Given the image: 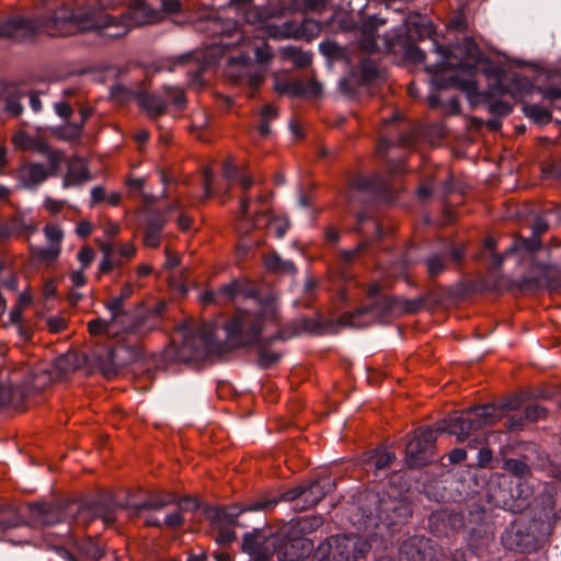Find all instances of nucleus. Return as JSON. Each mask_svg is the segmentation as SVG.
Returning a JSON list of instances; mask_svg holds the SVG:
<instances>
[{
    "instance_id": "1",
    "label": "nucleus",
    "mask_w": 561,
    "mask_h": 561,
    "mask_svg": "<svg viewBox=\"0 0 561 561\" xmlns=\"http://www.w3.org/2000/svg\"><path fill=\"white\" fill-rule=\"evenodd\" d=\"M276 309L271 304L261 305L255 312L241 310L227 320L222 327L225 340L217 336V325L203 323L198 327L181 325L183 333V350L192 356L201 357L210 353H221L228 348L257 347V365L262 369L272 368L282 357L280 353L270 351L275 342H285L302 334L323 335L334 331L336 323L323 318L320 310L316 317H298L280 328L277 333L261 337L264 323L273 321Z\"/></svg>"
},
{
    "instance_id": "2",
    "label": "nucleus",
    "mask_w": 561,
    "mask_h": 561,
    "mask_svg": "<svg viewBox=\"0 0 561 561\" xmlns=\"http://www.w3.org/2000/svg\"><path fill=\"white\" fill-rule=\"evenodd\" d=\"M161 19L159 10L145 0H130L119 15L105 12L99 0H85L76 9L62 5L46 16L0 19V38L14 42L33 41L42 30L51 36H69L79 31H99L101 36L119 38L133 27L152 24Z\"/></svg>"
},
{
    "instance_id": "3",
    "label": "nucleus",
    "mask_w": 561,
    "mask_h": 561,
    "mask_svg": "<svg viewBox=\"0 0 561 561\" xmlns=\"http://www.w3.org/2000/svg\"><path fill=\"white\" fill-rule=\"evenodd\" d=\"M433 46L438 60L425 65V71L433 75L432 82L436 89L457 87L467 94L470 102L478 101L481 93L474 77L479 71L495 80L492 90L500 95L512 94L522 98L537 89L529 78L517 72H508L494 64L472 37L465 36L447 47L436 42Z\"/></svg>"
},
{
    "instance_id": "4",
    "label": "nucleus",
    "mask_w": 561,
    "mask_h": 561,
    "mask_svg": "<svg viewBox=\"0 0 561 561\" xmlns=\"http://www.w3.org/2000/svg\"><path fill=\"white\" fill-rule=\"evenodd\" d=\"M496 414L495 408L471 407L449 414L434 425H423L408 435L405 444V463L411 469L425 467L436 459V442L440 434L455 435L461 442L485 424H490Z\"/></svg>"
},
{
    "instance_id": "5",
    "label": "nucleus",
    "mask_w": 561,
    "mask_h": 561,
    "mask_svg": "<svg viewBox=\"0 0 561 561\" xmlns=\"http://www.w3.org/2000/svg\"><path fill=\"white\" fill-rule=\"evenodd\" d=\"M388 478L390 490H369L358 497L360 520L369 536L383 538L396 533L412 514L411 503L403 495L407 483H402V476L393 471Z\"/></svg>"
},
{
    "instance_id": "6",
    "label": "nucleus",
    "mask_w": 561,
    "mask_h": 561,
    "mask_svg": "<svg viewBox=\"0 0 561 561\" xmlns=\"http://www.w3.org/2000/svg\"><path fill=\"white\" fill-rule=\"evenodd\" d=\"M133 286L125 284L117 296L105 302V308L113 314L114 321H122L127 336L131 344L126 347H118L110 353L117 364H134L144 357L142 340L159 324L165 310V304L159 302L152 308L138 305L130 310L125 309L126 300L133 295Z\"/></svg>"
},
{
    "instance_id": "7",
    "label": "nucleus",
    "mask_w": 561,
    "mask_h": 561,
    "mask_svg": "<svg viewBox=\"0 0 561 561\" xmlns=\"http://www.w3.org/2000/svg\"><path fill=\"white\" fill-rule=\"evenodd\" d=\"M291 529V526L283 525L275 533L265 536L260 528L254 527L253 531L243 535L242 551L252 561H272L274 556L278 561H302L312 552L313 541Z\"/></svg>"
},
{
    "instance_id": "8",
    "label": "nucleus",
    "mask_w": 561,
    "mask_h": 561,
    "mask_svg": "<svg viewBox=\"0 0 561 561\" xmlns=\"http://www.w3.org/2000/svg\"><path fill=\"white\" fill-rule=\"evenodd\" d=\"M377 185L376 181L368 176H354L347 188L346 199L351 207L356 204H362L364 208L356 213L355 232H357L363 240L352 250H342L340 259L345 264H350L360 252L367 251L371 243L380 241L386 231L381 225L374 218L369 204L374 201Z\"/></svg>"
},
{
    "instance_id": "9",
    "label": "nucleus",
    "mask_w": 561,
    "mask_h": 561,
    "mask_svg": "<svg viewBox=\"0 0 561 561\" xmlns=\"http://www.w3.org/2000/svg\"><path fill=\"white\" fill-rule=\"evenodd\" d=\"M277 505V499L274 495L259 494L256 497L250 499L242 503H233L230 505L208 506L205 510V517L217 536L216 542L219 546H228L236 541L237 534L233 526L248 527L244 515L251 512H270Z\"/></svg>"
},
{
    "instance_id": "10",
    "label": "nucleus",
    "mask_w": 561,
    "mask_h": 561,
    "mask_svg": "<svg viewBox=\"0 0 561 561\" xmlns=\"http://www.w3.org/2000/svg\"><path fill=\"white\" fill-rule=\"evenodd\" d=\"M554 520L547 512L531 518H514L500 535V541L507 551L529 554L542 550L548 543Z\"/></svg>"
},
{
    "instance_id": "11",
    "label": "nucleus",
    "mask_w": 561,
    "mask_h": 561,
    "mask_svg": "<svg viewBox=\"0 0 561 561\" xmlns=\"http://www.w3.org/2000/svg\"><path fill=\"white\" fill-rule=\"evenodd\" d=\"M432 24L419 16L409 18L404 24L393 28L383 36V45L388 53L400 56L411 64H421L425 53L416 45L419 41L430 36Z\"/></svg>"
},
{
    "instance_id": "12",
    "label": "nucleus",
    "mask_w": 561,
    "mask_h": 561,
    "mask_svg": "<svg viewBox=\"0 0 561 561\" xmlns=\"http://www.w3.org/2000/svg\"><path fill=\"white\" fill-rule=\"evenodd\" d=\"M336 488L335 479L327 473H319L313 479L302 482L280 493L266 492L274 495L277 504L283 501L290 504L294 511H306L316 506L327 494Z\"/></svg>"
},
{
    "instance_id": "13",
    "label": "nucleus",
    "mask_w": 561,
    "mask_h": 561,
    "mask_svg": "<svg viewBox=\"0 0 561 561\" xmlns=\"http://www.w3.org/2000/svg\"><path fill=\"white\" fill-rule=\"evenodd\" d=\"M398 301L383 295L378 284L368 291V302L341 318L342 324L363 327L370 322H388L396 313Z\"/></svg>"
},
{
    "instance_id": "14",
    "label": "nucleus",
    "mask_w": 561,
    "mask_h": 561,
    "mask_svg": "<svg viewBox=\"0 0 561 561\" xmlns=\"http://www.w3.org/2000/svg\"><path fill=\"white\" fill-rule=\"evenodd\" d=\"M370 548L368 541L357 535H335L318 546L311 561H358Z\"/></svg>"
},
{
    "instance_id": "15",
    "label": "nucleus",
    "mask_w": 561,
    "mask_h": 561,
    "mask_svg": "<svg viewBox=\"0 0 561 561\" xmlns=\"http://www.w3.org/2000/svg\"><path fill=\"white\" fill-rule=\"evenodd\" d=\"M53 382L48 370L38 369L28 373L19 385L0 386V409L11 407L15 411L26 408L28 400L39 394Z\"/></svg>"
},
{
    "instance_id": "16",
    "label": "nucleus",
    "mask_w": 561,
    "mask_h": 561,
    "mask_svg": "<svg viewBox=\"0 0 561 561\" xmlns=\"http://www.w3.org/2000/svg\"><path fill=\"white\" fill-rule=\"evenodd\" d=\"M88 329L91 335H116L117 341L115 345L110 346L104 353L98 355V363L100 369L107 377L117 374L118 369L128 366L129 364H117L114 362V357H110V353L118 347H126L131 344V340L125 333L122 321H114L113 314L108 320L103 318H95L88 323Z\"/></svg>"
},
{
    "instance_id": "17",
    "label": "nucleus",
    "mask_w": 561,
    "mask_h": 561,
    "mask_svg": "<svg viewBox=\"0 0 561 561\" xmlns=\"http://www.w3.org/2000/svg\"><path fill=\"white\" fill-rule=\"evenodd\" d=\"M495 247L496 241L493 238H488L484 241L483 256L485 264L492 272L499 271L508 256H516L519 261L533 262L536 254L542 249V241L536 237H515L503 253L495 252Z\"/></svg>"
},
{
    "instance_id": "18",
    "label": "nucleus",
    "mask_w": 561,
    "mask_h": 561,
    "mask_svg": "<svg viewBox=\"0 0 561 561\" xmlns=\"http://www.w3.org/2000/svg\"><path fill=\"white\" fill-rule=\"evenodd\" d=\"M489 496L496 507L513 514H522L530 506L533 488L528 482H514L503 477L497 486L490 489Z\"/></svg>"
},
{
    "instance_id": "19",
    "label": "nucleus",
    "mask_w": 561,
    "mask_h": 561,
    "mask_svg": "<svg viewBox=\"0 0 561 561\" xmlns=\"http://www.w3.org/2000/svg\"><path fill=\"white\" fill-rule=\"evenodd\" d=\"M244 297V298H252L255 299L256 306L254 310H249V312H255L261 305L271 304L273 307L274 305L271 301L264 300L262 301L260 296V290L257 285L250 280V279H233L228 284L222 285L217 290H208L203 294L202 300L205 304H226L233 301L237 297ZM242 309H238L234 314ZM248 311V309H244Z\"/></svg>"
},
{
    "instance_id": "20",
    "label": "nucleus",
    "mask_w": 561,
    "mask_h": 561,
    "mask_svg": "<svg viewBox=\"0 0 561 561\" xmlns=\"http://www.w3.org/2000/svg\"><path fill=\"white\" fill-rule=\"evenodd\" d=\"M480 430L472 432L470 439L466 447L454 448L447 454L449 463L457 465L466 462V466L471 468H494L496 461L493 457L492 450L484 444L483 437L477 434Z\"/></svg>"
},
{
    "instance_id": "21",
    "label": "nucleus",
    "mask_w": 561,
    "mask_h": 561,
    "mask_svg": "<svg viewBox=\"0 0 561 561\" xmlns=\"http://www.w3.org/2000/svg\"><path fill=\"white\" fill-rule=\"evenodd\" d=\"M465 245L453 241H444L438 248L433 249L422 259L426 274L431 279H436L447 271L449 262L460 266L465 261Z\"/></svg>"
},
{
    "instance_id": "22",
    "label": "nucleus",
    "mask_w": 561,
    "mask_h": 561,
    "mask_svg": "<svg viewBox=\"0 0 561 561\" xmlns=\"http://www.w3.org/2000/svg\"><path fill=\"white\" fill-rule=\"evenodd\" d=\"M80 511L78 502H67L65 505L51 503H32L28 505V518L35 526H51L67 519H77Z\"/></svg>"
},
{
    "instance_id": "23",
    "label": "nucleus",
    "mask_w": 561,
    "mask_h": 561,
    "mask_svg": "<svg viewBox=\"0 0 561 561\" xmlns=\"http://www.w3.org/2000/svg\"><path fill=\"white\" fill-rule=\"evenodd\" d=\"M401 561H456L449 558L432 539L423 536H412L404 540L399 548Z\"/></svg>"
},
{
    "instance_id": "24",
    "label": "nucleus",
    "mask_w": 561,
    "mask_h": 561,
    "mask_svg": "<svg viewBox=\"0 0 561 561\" xmlns=\"http://www.w3.org/2000/svg\"><path fill=\"white\" fill-rule=\"evenodd\" d=\"M379 76L380 70L376 60L365 57L360 59L358 66H350L347 76L340 81L339 87L343 94L354 98L360 87L370 84Z\"/></svg>"
},
{
    "instance_id": "25",
    "label": "nucleus",
    "mask_w": 561,
    "mask_h": 561,
    "mask_svg": "<svg viewBox=\"0 0 561 561\" xmlns=\"http://www.w3.org/2000/svg\"><path fill=\"white\" fill-rule=\"evenodd\" d=\"M489 405L495 408V417L490 424H485L481 426L479 430L491 426L504 417H506V421L504 423L506 432H520L525 430L528 422L527 419L525 417L524 411L522 410V408L524 407L523 396H513L506 399L502 404L488 403L481 404L480 407Z\"/></svg>"
},
{
    "instance_id": "26",
    "label": "nucleus",
    "mask_w": 561,
    "mask_h": 561,
    "mask_svg": "<svg viewBox=\"0 0 561 561\" xmlns=\"http://www.w3.org/2000/svg\"><path fill=\"white\" fill-rule=\"evenodd\" d=\"M79 505L80 511L77 512V519L90 522L95 518H101L106 526H111L116 520V510L118 507L122 508L124 504H117L112 495L103 494L88 503H79Z\"/></svg>"
},
{
    "instance_id": "27",
    "label": "nucleus",
    "mask_w": 561,
    "mask_h": 561,
    "mask_svg": "<svg viewBox=\"0 0 561 561\" xmlns=\"http://www.w3.org/2000/svg\"><path fill=\"white\" fill-rule=\"evenodd\" d=\"M465 515L458 511L444 507L433 512L428 517V528L436 537H447L465 528Z\"/></svg>"
},
{
    "instance_id": "28",
    "label": "nucleus",
    "mask_w": 561,
    "mask_h": 561,
    "mask_svg": "<svg viewBox=\"0 0 561 561\" xmlns=\"http://www.w3.org/2000/svg\"><path fill=\"white\" fill-rule=\"evenodd\" d=\"M250 198L242 197L240 202V217L249 221L254 228L266 227L277 239L285 237L289 221L287 218L271 216L265 211L257 213L254 217L249 214Z\"/></svg>"
},
{
    "instance_id": "29",
    "label": "nucleus",
    "mask_w": 561,
    "mask_h": 561,
    "mask_svg": "<svg viewBox=\"0 0 561 561\" xmlns=\"http://www.w3.org/2000/svg\"><path fill=\"white\" fill-rule=\"evenodd\" d=\"M274 89L279 94L294 98H319L322 94V84L313 79L305 82L302 80H286L276 77Z\"/></svg>"
},
{
    "instance_id": "30",
    "label": "nucleus",
    "mask_w": 561,
    "mask_h": 561,
    "mask_svg": "<svg viewBox=\"0 0 561 561\" xmlns=\"http://www.w3.org/2000/svg\"><path fill=\"white\" fill-rule=\"evenodd\" d=\"M20 186L25 190L35 191L48 178L49 172L44 164L38 162H24L15 171Z\"/></svg>"
},
{
    "instance_id": "31",
    "label": "nucleus",
    "mask_w": 561,
    "mask_h": 561,
    "mask_svg": "<svg viewBox=\"0 0 561 561\" xmlns=\"http://www.w3.org/2000/svg\"><path fill=\"white\" fill-rule=\"evenodd\" d=\"M175 501L176 494L174 493H151L139 503L126 502L122 508L129 510L133 516L138 517L142 511H161L168 505L175 503Z\"/></svg>"
},
{
    "instance_id": "32",
    "label": "nucleus",
    "mask_w": 561,
    "mask_h": 561,
    "mask_svg": "<svg viewBox=\"0 0 561 561\" xmlns=\"http://www.w3.org/2000/svg\"><path fill=\"white\" fill-rule=\"evenodd\" d=\"M167 225L165 213L160 209H149L146 214L144 243L150 248H158L161 234Z\"/></svg>"
},
{
    "instance_id": "33",
    "label": "nucleus",
    "mask_w": 561,
    "mask_h": 561,
    "mask_svg": "<svg viewBox=\"0 0 561 561\" xmlns=\"http://www.w3.org/2000/svg\"><path fill=\"white\" fill-rule=\"evenodd\" d=\"M24 95L25 92L18 82L0 81V100H4V110L11 116L19 117L24 112V106L21 103Z\"/></svg>"
},
{
    "instance_id": "34",
    "label": "nucleus",
    "mask_w": 561,
    "mask_h": 561,
    "mask_svg": "<svg viewBox=\"0 0 561 561\" xmlns=\"http://www.w3.org/2000/svg\"><path fill=\"white\" fill-rule=\"evenodd\" d=\"M192 65L194 69H190L187 72L192 75V81L198 82L202 78L203 67L195 58L194 53L188 51L182 55L172 56L161 61L159 70L174 71L178 67H184Z\"/></svg>"
},
{
    "instance_id": "35",
    "label": "nucleus",
    "mask_w": 561,
    "mask_h": 561,
    "mask_svg": "<svg viewBox=\"0 0 561 561\" xmlns=\"http://www.w3.org/2000/svg\"><path fill=\"white\" fill-rule=\"evenodd\" d=\"M533 461L529 455L507 458L503 462V469L511 476L508 480L514 482H528L531 476Z\"/></svg>"
},
{
    "instance_id": "36",
    "label": "nucleus",
    "mask_w": 561,
    "mask_h": 561,
    "mask_svg": "<svg viewBox=\"0 0 561 561\" xmlns=\"http://www.w3.org/2000/svg\"><path fill=\"white\" fill-rule=\"evenodd\" d=\"M396 454L387 449H376L369 457L368 466L376 479L389 476L390 466L396 461Z\"/></svg>"
},
{
    "instance_id": "37",
    "label": "nucleus",
    "mask_w": 561,
    "mask_h": 561,
    "mask_svg": "<svg viewBox=\"0 0 561 561\" xmlns=\"http://www.w3.org/2000/svg\"><path fill=\"white\" fill-rule=\"evenodd\" d=\"M431 78H433V75L431 72H427ZM430 83H431V93L428 94V105L432 107V108H445L447 113L449 114H458L460 112V103H459V100H458V96L457 95H451L447 99L446 102H443V100L440 99V95L439 93L443 92V91H446L448 89H451V88H455V89H458L457 87H448V88H445V89H436L432 82V79H430Z\"/></svg>"
},
{
    "instance_id": "38",
    "label": "nucleus",
    "mask_w": 561,
    "mask_h": 561,
    "mask_svg": "<svg viewBox=\"0 0 561 561\" xmlns=\"http://www.w3.org/2000/svg\"><path fill=\"white\" fill-rule=\"evenodd\" d=\"M75 549L80 556L98 561L104 556V547L93 537L73 540Z\"/></svg>"
},
{
    "instance_id": "39",
    "label": "nucleus",
    "mask_w": 561,
    "mask_h": 561,
    "mask_svg": "<svg viewBox=\"0 0 561 561\" xmlns=\"http://www.w3.org/2000/svg\"><path fill=\"white\" fill-rule=\"evenodd\" d=\"M324 523V519L320 515H310L304 516L296 519H291L289 523L285 524L286 526H291L293 531L297 533L299 536H305L316 531L320 528Z\"/></svg>"
},
{
    "instance_id": "40",
    "label": "nucleus",
    "mask_w": 561,
    "mask_h": 561,
    "mask_svg": "<svg viewBox=\"0 0 561 561\" xmlns=\"http://www.w3.org/2000/svg\"><path fill=\"white\" fill-rule=\"evenodd\" d=\"M264 264L270 272L286 275H295L298 270L290 260H284L277 252L273 251L264 256Z\"/></svg>"
},
{
    "instance_id": "41",
    "label": "nucleus",
    "mask_w": 561,
    "mask_h": 561,
    "mask_svg": "<svg viewBox=\"0 0 561 561\" xmlns=\"http://www.w3.org/2000/svg\"><path fill=\"white\" fill-rule=\"evenodd\" d=\"M138 103L152 118L161 116L167 112V103L164 100L152 93L139 94Z\"/></svg>"
},
{
    "instance_id": "42",
    "label": "nucleus",
    "mask_w": 561,
    "mask_h": 561,
    "mask_svg": "<svg viewBox=\"0 0 561 561\" xmlns=\"http://www.w3.org/2000/svg\"><path fill=\"white\" fill-rule=\"evenodd\" d=\"M319 51L330 62L344 61L348 66H351V59H350L348 50L345 47L340 46L335 42H332V41L321 42L319 44Z\"/></svg>"
},
{
    "instance_id": "43",
    "label": "nucleus",
    "mask_w": 561,
    "mask_h": 561,
    "mask_svg": "<svg viewBox=\"0 0 561 561\" xmlns=\"http://www.w3.org/2000/svg\"><path fill=\"white\" fill-rule=\"evenodd\" d=\"M465 515V528H468L470 531H474L476 527L483 523L486 511L483 505L472 502L466 505V510L462 511Z\"/></svg>"
},
{
    "instance_id": "44",
    "label": "nucleus",
    "mask_w": 561,
    "mask_h": 561,
    "mask_svg": "<svg viewBox=\"0 0 561 561\" xmlns=\"http://www.w3.org/2000/svg\"><path fill=\"white\" fill-rule=\"evenodd\" d=\"M83 128L82 123L67 122L65 125L56 126L51 128V134L65 141L79 140L82 136Z\"/></svg>"
},
{
    "instance_id": "45",
    "label": "nucleus",
    "mask_w": 561,
    "mask_h": 561,
    "mask_svg": "<svg viewBox=\"0 0 561 561\" xmlns=\"http://www.w3.org/2000/svg\"><path fill=\"white\" fill-rule=\"evenodd\" d=\"M523 113L538 126H545L552 119L551 111L539 104L525 103Z\"/></svg>"
},
{
    "instance_id": "46",
    "label": "nucleus",
    "mask_w": 561,
    "mask_h": 561,
    "mask_svg": "<svg viewBox=\"0 0 561 561\" xmlns=\"http://www.w3.org/2000/svg\"><path fill=\"white\" fill-rule=\"evenodd\" d=\"M14 142L18 147L32 149L38 153H49V146L46 141L31 137L26 133H19L14 136Z\"/></svg>"
},
{
    "instance_id": "47",
    "label": "nucleus",
    "mask_w": 561,
    "mask_h": 561,
    "mask_svg": "<svg viewBox=\"0 0 561 561\" xmlns=\"http://www.w3.org/2000/svg\"><path fill=\"white\" fill-rule=\"evenodd\" d=\"M91 179L90 172L84 164H80L78 168L70 167L62 181V187L68 188L72 185H79Z\"/></svg>"
},
{
    "instance_id": "48",
    "label": "nucleus",
    "mask_w": 561,
    "mask_h": 561,
    "mask_svg": "<svg viewBox=\"0 0 561 561\" xmlns=\"http://www.w3.org/2000/svg\"><path fill=\"white\" fill-rule=\"evenodd\" d=\"M283 55L285 58L293 60L298 67H308L312 61V56L309 53L302 51L294 46H287L283 48Z\"/></svg>"
},
{
    "instance_id": "49",
    "label": "nucleus",
    "mask_w": 561,
    "mask_h": 561,
    "mask_svg": "<svg viewBox=\"0 0 561 561\" xmlns=\"http://www.w3.org/2000/svg\"><path fill=\"white\" fill-rule=\"evenodd\" d=\"M60 254V245H51L49 248H33L32 255L33 257L43 261V262H54L58 259Z\"/></svg>"
},
{
    "instance_id": "50",
    "label": "nucleus",
    "mask_w": 561,
    "mask_h": 561,
    "mask_svg": "<svg viewBox=\"0 0 561 561\" xmlns=\"http://www.w3.org/2000/svg\"><path fill=\"white\" fill-rule=\"evenodd\" d=\"M23 524V519L20 515L14 512H1L0 511V535L5 533L8 529L16 528Z\"/></svg>"
},
{
    "instance_id": "51",
    "label": "nucleus",
    "mask_w": 561,
    "mask_h": 561,
    "mask_svg": "<svg viewBox=\"0 0 561 561\" xmlns=\"http://www.w3.org/2000/svg\"><path fill=\"white\" fill-rule=\"evenodd\" d=\"M522 410L524 411L528 423H535L543 419L547 414V410L537 403H530L527 405L524 403Z\"/></svg>"
},
{
    "instance_id": "52",
    "label": "nucleus",
    "mask_w": 561,
    "mask_h": 561,
    "mask_svg": "<svg viewBox=\"0 0 561 561\" xmlns=\"http://www.w3.org/2000/svg\"><path fill=\"white\" fill-rule=\"evenodd\" d=\"M540 91L542 96L550 101L552 108L561 111V87L549 85Z\"/></svg>"
},
{
    "instance_id": "53",
    "label": "nucleus",
    "mask_w": 561,
    "mask_h": 561,
    "mask_svg": "<svg viewBox=\"0 0 561 561\" xmlns=\"http://www.w3.org/2000/svg\"><path fill=\"white\" fill-rule=\"evenodd\" d=\"M163 90H164L167 96L169 98V100L178 108H183L186 105V98H185L183 90H181L180 88L170 87V85H164Z\"/></svg>"
},
{
    "instance_id": "54",
    "label": "nucleus",
    "mask_w": 561,
    "mask_h": 561,
    "mask_svg": "<svg viewBox=\"0 0 561 561\" xmlns=\"http://www.w3.org/2000/svg\"><path fill=\"white\" fill-rule=\"evenodd\" d=\"M254 59L260 65H266L273 57V53L267 43L261 42L253 47Z\"/></svg>"
},
{
    "instance_id": "55",
    "label": "nucleus",
    "mask_w": 561,
    "mask_h": 561,
    "mask_svg": "<svg viewBox=\"0 0 561 561\" xmlns=\"http://www.w3.org/2000/svg\"><path fill=\"white\" fill-rule=\"evenodd\" d=\"M385 21L375 16L369 18L360 26V35L378 37V28L383 25Z\"/></svg>"
},
{
    "instance_id": "56",
    "label": "nucleus",
    "mask_w": 561,
    "mask_h": 561,
    "mask_svg": "<svg viewBox=\"0 0 561 561\" xmlns=\"http://www.w3.org/2000/svg\"><path fill=\"white\" fill-rule=\"evenodd\" d=\"M511 103L502 100H492L489 102V112L495 116H506L512 112Z\"/></svg>"
},
{
    "instance_id": "57",
    "label": "nucleus",
    "mask_w": 561,
    "mask_h": 561,
    "mask_svg": "<svg viewBox=\"0 0 561 561\" xmlns=\"http://www.w3.org/2000/svg\"><path fill=\"white\" fill-rule=\"evenodd\" d=\"M376 36H363L359 35L358 47L363 53L375 54L380 50L379 44Z\"/></svg>"
},
{
    "instance_id": "58",
    "label": "nucleus",
    "mask_w": 561,
    "mask_h": 561,
    "mask_svg": "<svg viewBox=\"0 0 561 561\" xmlns=\"http://www.w3.org/2000/svg\"><path fill=\"white\" fill-rule=\"evenodd\" d=\"M447 27L449 30L459 32V33H466L468 23L466 20V16L462 12L455 13L448 21Z\"/></svg>"
},
{
    "instance_id": "59",
    "label": "nucleus",
    "mask_w": 561,
    "mask_h": 561,
    "mask_svg": "<svg viewBox=\"0 0 561 561\" xmlns=\"http://www.w3.org/2000/svg\"><path fill=\"white\" fill-rule=\"evenodd\" d=\"M181 514L183 512H194L199 507V503L196 499L191 496L178 497L175 503Z\"/></svg>"
},
{
    "instance_id": "60",
    "label": "nucleus",
    "mask_w": 561,
    "mask_h": 561,
    "mask_svg": "<svg viewBox=\"0 0 561 561\" xmlns=\"http://www.w3.org/2000/svg\"><path fill=\"white\" fill-rule=\"evenodd\" d=\"M47 156L49 168L47 171L49 175H57L59 172L60 163L62 162V156L59 151H51L49 149V153H44Z\"/></svg>"
},
{
    "instance_id": "61",
    "label": "nucleus",
    "mask_w": 561,
    "mask_h": 561,
    "mask_svg": "<svg viewBox=\"0 0 561 561\" xmlns=\"http://www.w3.org/2000/svg\"><path fill=\"white\" fill-rule=\"evenodd\" d=\"M78 261L81 264V268L84 270L90 266V264L93 262L94 259V251L91 247H84L82 248L78 255Z\"/></svg>"
},
{
    "instance_id": "62",
    "label": "nucleus",
    "mask_w": 561,
    "mask_h": 561,
    "mask_svg": "<svg viewBox=\"0 0 561 561\" xmlns=\"http://www.w3.org/2000/svg\"><path fill=\"white\" fill-rule=\"evenodd\" d=\"M182 11V3L180 0H161L160 13L178 14Z\"/></svg>"
},
{
    "instance_id": "63",
    "label": "nucleus",
    "mask_w": 561,
    "mask_h": 561,
    "mask_svg": "<svg viewBox=\"0 0 561 561\" xmlns=\"http://www.w3.org/2000/svg\"><path fill=\"white\" fill-rule=\"evenodd\" d=\"M184 517L180 511L170 513L165 516L163 524L169 528H180L184 525Z\"/></svg>"
},
{
    "instance_id": "64",
    "label": "nucleus",
    "mask_w": 561,
    "mask_h": 561,
    "mask_svg": "<svg viewBox=\"0 0 561 561\" xmlns=\"http://www.w3.org/2000/svg\"><path fill=\"white\" fill-rule=\"evenodd\" d=\"M241 172L239 169L233 164L232 161H225L222 167V175L228 181H237Z\"/></svg>"
}]
</instances>
